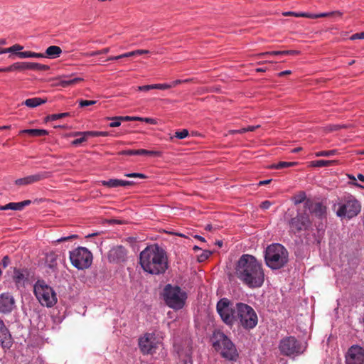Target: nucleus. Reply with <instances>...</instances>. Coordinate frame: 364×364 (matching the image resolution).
<instances>
[{"label":"nucleus","instance_id":"2","mask_svg":"<svg viewBox=\"0 0 364 364\" xmlns=\"http://www.w3.org/2000/svg\"><path fill=\"white\" fill-rule=\"evenodd\" d=\"M140 265L148 273H164L168 267L166 252L157 245L149 246L140 254Z\"/></svg>","mask_w":364,"mask_h":364},{"label":"nucleus","instance_id":"23","mask_svg":"<svg viewBox=\"0 0 364 364\" xmlns=\"http://www.w3.org/2000/svg\"><path fill=\"white\" fill-rule=\"evenodd\" d=\"M26 62H17L5 68H0V72H11L25 70Z\"/></svg>","mask_w":364,"mask_h":364},{"label":"nucleus","instance_id":"35","mask_svg":"<svg viewBox=\"0 0 364 364\" xmlns=\"http://www.w3.org/2000/svg\"><path fill=\"white\" fill-rule=\"evenodd\" d=\"M210 255H211V252L208 251V250H204L202 252L201 254L197 255L198 260L200 262H204L210 256Z\"/></svg>","mask_w":364,"mask_h":364},{"label":"nucleus","instance_id":"57","mask_svg":"<svg viewBox=\"0 0 364 364\" xmlns=\"http://www.w3.org/2000/svg\"><path fill=\"white\" fill-rule=\"evenodd\" d=\"M117 122H112L109 124L110 127H119L121 124V121L116 120Z\"/></svg>","mask_w":364,"mask_h":364},{"label":"nucleus","instance_id":"43","mask_svg":"<svg viewBox=\"0 0 364 364\" xmlns=\"http://www.w3.org/2000/svg\"><path fill=\"white\" fill-rule=\"evenodd\" d=\"M140 119H138V121H140V122H145L146 123H149V124H156V120L155 119H153V118H149V117H145V118H143V117H139Z\"/></svg>","mask_w":364,"mask_h":364},{"label":"nucleus","instance_id":"6","mask_svg":"<svg viewBox=\"0 0 364 364\" xmlns=\"http://www.w3.org/2000/svg\"><path fill=\"white\" fill-rule=\"evenodd\" d=\"M217 311L228 325L232 326L237 321V304H235L228 299H222L218 302Z\"/></svg>","mask_w":364,"mask_h":364},{"label":"nucleus","instance_id":"29","mask_svg":"<svg viewBox=\"0 0 364 364\" xmlns=\"http://www.w3.org/2000/svg\"><path fill=\"white\" fill-rule=\"evenodd\" d=\"M297 164H298L297 162H284V161H282V162H279L277 164H272V165L269 166V168H277V169H279V168H283L294 166H296Z\"/></svg>","mask_w":364,"mask_h":364},{"label":"nucleus","instance_id":"7","mask_svg":"<svg viewBox=\"0 0 364 364\" xmlns=\"http://www.w3.org/2000/svg\"><path fill=\"white\" fill-rule=\"evenodd\" d=\"M164 299L166 304L174 309L183 308L186 299V293L179 287L168 285L164 289Z\"/></svg>","mask_w":364,"mask_h":364},{"label":"nucleus","instance_id":"4","mask_svg":"<svg viewBox=\"0 0 364 364\" xmlns=\"http://www.w3.org/2000/svg\"><path fill=\"white\" fill-rule=\"evenodd\" d=\"M264 259L266 264L273 269L284 267L288 261V252L282 245L272 244L265 250Z\"/></svg>","mask_w":364,"mask_h":364},{"label":"nucleus","instance_id":"51","mask_svg":"<svg viewBox=\"0 0 364 364\" xmlns=\"http://www.w3.org/2000/svg\"><path fill=\"white\" fill-rule=\"evenodd\" d=\"M342 15H343V14L338 11L330 12V17H335V18L341 17Z\"/></svg>","mask_w":364,"mask_h":364},{"label":"nucleus","instance_id":"25","mask_svg":"<svg viewBox=\"0 0 364 364\" xmlns=\"http://www.w3.org/2000/svg\"><path fill=\"white\" fill-rule=\"evenodd\" d=\"M124 255V250L122 247H117L112 249L109 252V258L111 260H117L123 257Z\"/></svg>","mask_w":364,"mask_h":364},{"label":"nucleus","instance_id":"11","mask_svg":"<svg viewBox=\"0 0 364 364\" xmlns=\"http://www.w3.org/2000/svg\"><path fill=\"white\" fill-rule=\"evenodd\" d=\"M70 259L75 267L83 269L92 264V255L87 248L78 247L70 252Z\"/></svg>","mask_w":364,"mask_h":364},{"label":"nucleus","instance_id":"10","mask_svg":"<svg viewBox=\"0 0 364 364\" xmlns=\"http://www.w3.org/2000/svg\"><path fill=\"white\" fill-rule=\"evenodd\" d=\"M34 293L42 305L52 306L57 301L56 295L53 289L43 281L36 282L34 286Z\"/></svg>","mask_w":364,"mask_h":364},{"label":"nucleus","instance_id":"30","mask_svg":"<svg viewBox=\"0 0 364 364\" xmlns=\"http://www.w3.org/2000/svg\"><path fill=\"white\" fill-rule=\"evenodd\" d=\"M135 155H151V156H161V152L156 151H148L146 149L135 150Z\"/></svg>","mask_w":364,"mask_h":364},{"label":"nucleus","instance_id":"12","mask_svg":"<svg viewBox=\"0 0 364 364\" xmlns=\"http://www.w3.org/2000/svg\"><path fill=\"white\" fill-rule=\"evenodd\" d=\"M306 345L301 344L294 337L282 339L279 346L281 353L287 356L301 354L306 350Z\"/></svg>","mask_w":364,"mask_h":364},{"label":"nucleus","instance_id":"40","mask_svg":"<svg viewBox=\"0 0 364 364\" xmlns=\"http://www.w3.org/2000/svg\"><path fill=\"white\" fill-rule=\"evenodd\" d=\"M294 199L296 203H301L305 200L306 195L304 193L301 192L295 196Z\"/></svg>","mask_w":364,"mask_h":364},{"label":"nucleus","instance_id":"31","mask_svg":"<svg viewBox=\"0 0 364 364\" xmlns=\"http://www.w3.org/2000/svg\"><path fill=\"white\" fill-rule=\"evenodd\" d=\"M313 212L317 216H322L326 212V208L322 205L316 203L314 205Z\"/></svg>","mask_w":364,"mask_h":364},{"label":"nucleus","instance_id":"37","mask_svg":"<svg viewBox=\"0 0 364 364\" xmlns=\"http://www.w3.org/2000/svg\"><path fill=\"white\" fill-rule=\"evenodd\" d=\"M336 154V150H331V151H322L316 153V156H331Z\"/></svg>","mask_w":364,"mask_h":364},{"label":"nucleus","instance_id":"15","mask_svg":"<svg viewBox=\"0 0 364 364\" xmlns=\"http://www.w3.org/2000/svg\"><path fill=\"white\" fill-rule=\"evenodd\" d=\"M309 223V218L307 213L302 215L299 213L296 217L291 219L289 226L292 232H296L307 228Z\"/></svg>","mask_w":364,"mask_h":364},{"label":"nucleus","instance_id":"38","mask_svg":"<svg viewBox=\"0 0 364 364\" xmlns=\"http://www.w3.org/2000/svg\"><path fill=\"white\" fill-rule=\"evenodd\" d=\"M153 89L166 90L172 87L169 84H154L152 86Z\"/></svg>","mask_w":364,"mask_h":364},{"label":"nucleus","instance_id":"18","mask_svg":"<svg viewBox=\"0 0 364 364\" xmlns=\"http://www.w3.org/2000/svg\"><path fill=\"white\" fill-rule=\"evenodd\" d=\"M14 279L18 287L25 285L27 279V272L26 270L15 269L14 274Z\"/></svg>","mask_w":364,"mask_h":364},{"label":"nucleus","instance_id":"20","mask_svg":"<svg viewBox=\"0 0 364 364\" xmlns=\"http://www.w3.org/2000/svg\"><path fill=\"white\" fill-rule=\"evenodd\" d=\"M101 183L107 187L126 186L132 184L131 181H126L119 179H110L109 181H102Z\"/></svg>","mask_w":364,"mask_h":364},{"label":"nucleus","instance_id":"48","mask_svg":"<svg viewBox=\"0 0 364 364\" xmlns=\"http://www.w3.org/2000/svg\"><path fill=\"white\" fill-rule=\"evenodd\" d=\"M9 264V259L8 257H4L3 258V259L1 260L0 264L3 267H6Z\"/></svg>","mask_w":364,"mask_h":364},{"label":"nucleus","instance_id":"9","mask_svg":"<svg viewBox=\"0 0 364 364\" xmlns=\"http://www.w3.org/2000/svg\"><path fill=\"white\" fill-rule=\"evenodd\" d=\"M237 321L242 327L249 329L254 328L258 321L257 316L255 310L250 306L237 304Z\"/></svg>","mask_w":364,"mask_h":364},{"label":"nucleus","instance_id":"14","mask_svg":"<svg viewBox=\"0 0 364 364\" xmlns=\"http://www.w3.org/2000/svg\"><path fill=\"white\" fill-rule=\"evenodd\" d=\"M346 364H364V349L358 346L350 348L346 355Z\"/></svg>","mask_w":364,"mask_h":364},{"label":"nucleus","instance_id":"19","mask_svg":"<svg viewBox=\"0 0 364 364\" xmlns=\"http://www.w3.org/2000/svg\"><path fill=\"white\" fill-rule=\"evenodd\" d=\"M41 178V176L39 175H33L29 176L25 178H19L16 180L15 183L17 186H26L35 182H37L40 181Z\"/></svg>","mask_w":364,"mask_h":364},{"label":"nucleus","instance_id":"59","mask_svg":"<svg viewBox=\"0 0 364 364\" xmlns=\"http://www.w3.org/2000/svg\"><path fill=\"white\" fill-rule=\"evenodd\" d=\"M60 85L63 87H68V86H70V81L69 80H63L60 82Z\"/></svg>","mask_w":364,"mask_h":364},{"label":"nucleus","instance_id":"33","mask_svg":"<svg viewBox=\"0 0 364 364\" xmlns=\"http://www.w3.org/2000/svg\"><path fill=\"white\" fill-rule=\"evenodd\" d=\"M113 120H119V121H138L139 119V117H129V116H125V117H114L113 118H110Z\"/></svg>","mask_w":364,"mask_h":364},{"label":"nucleus","instance_id":"3","mask_svg":"<svg viewBox=\"0 0 364 364\" xmlns=\"http://www.w3.org/2000/svg\"><path fill=\"white\" fill-rule=\"evenodd\" d=\"M333 210L337 216L349 220L360 212L361 204L354 196L349 195L340 198L334 205Z\"/></svg>","mask_w":364,"mask_h":364},{"label":"nucleus","instance_id":"61","mask_svg":"<svg viewBox=\"0 0 364 364\" xmlns=\"http://www.w3.org/2000/svg\"><path fill=\"white\" fill-rule=\"evenodd\" d=\"M109 48H104L102 50L96 51V53H100V54L107 53H109Z\"/></svg>","mask_w":364,"mask_h":364},{"label":"nucleus","instance_id":"42","mask_svg":"<svg viewBox=\"0 0 364 364\" xmlns=\"http://www.w3.org/2000/svg\"><path fill=\"white\" fill-rule=\"evenodd\" d=\"M96 102H97L95 100H81V101H80V106L85 107V106L93 105Z\"/></svg>","mask_w":364,"mask_h":364},{"label":"nucleus","instance_id":"36","mask_svg":"<svg viewBox=\"0 0 364 364\" xmlns=\"http://www.w3.org/2000/svg\"><path fill=\"white\" fill-rule=\"evenodd\" d=\"M31 203V201L30 200H26L22 202L19 203H15V210H22L25 206L29 205Z\"/></svg>","mask_w":364,"mask_h":364},{"label":"nucleus","instance_id":"44","mask_svg":"<svg viewBox=\"0 0 364 364\" xmlns=\"http://www.w3.org/2000/svg\"><path fill=\"white\" fill-rule=\"evenodd\" d=\"M15 203H10L6 205H0V210H15Z\"/></svg>","mask_w":364,"mask_h":364},{"label":"nucleus","instance_id":"45","mask_svg":"<svg viewBox=\"0 0 364 364\" xmlns=\"http://www.w3.org/2000/svg\"><path fill=\"white\" fill-rule=\"evenodd\" d=\"M87 140L86 137L85 136H82L81 138L80 139H77L75 140H74L73 142H72V144L73 145H78L82 142H85V141Z\"/></svg>","mask_w":364,"mask_h":364},{"label":"nucleus","instance_id":"63","mask_svg":"<svg viewBox=\"0 0 364 364\" xmlns=\"http://www.w3.org/2000/svg\"><path fill=\"white\" fill-rule=\"evenodd\" d=\"M291 73V70H286V71H283V72L279 73L278 74V75L282 77V76H284V75H290Z\"/></svg>","mask_w":364,"mask_h":364},{"label":"nucleus","instance_id":"21","mask_svg":"<svg viewBox=\"0 0 364 364\" xmlns=\"http://www.w3.org/2000/svg\"><path fill=\"white\" fill-rule=\"evenodd\" d=\"M46 101H47L46 99H42L40 97H34V98H29V99L26 100L23 102V104L30 108H34V107H36L38 106H40V105L46 103Z\"/></svg>","mask_w":364,"mask_h":364},{"label":"nucleus","instance_id":"64","mask_svg":"<svg viewBox=\"0 0 364 364\" xmlns=\"http://www.w3.org/2000/svg\"><path fill=\"white\" fill-rule=\"evenodd\" d=\"M271 182V180L262 181L259 183V186L267 185Z\"/></svg>","mask_w":364,"mask_h":364},{"label":"nucleus","instance_id":"54","mask_svg":"<svg viewBox=\"0 0 364 364\" xmlns=\"http://www.w3.org/2000/svg\"><path fill=\"white\" fill-rule=\"evenodd\" d=\"M283 52H285L284 55H297L299 53L297 50H283Z\"/></svg>","mask_w":364,"mask_h":364},{"label":"nucleus","instance_id":"8","mask_svg":"<svg viewBox=\"0 0 364 364\" xmlns=\"http://www.w3.org/2000/svg\"><path fill=\"white\" fill-rule=\"evenodd\" d=\"M139 346L144 354L153 355L162 346V338L156 333H147L139 340Z\"/></svg>","mask_w":364,"mask_h":364},{"label":"nucleus","instance_id":"46","mask_svg":"<svg viewBox=\"0 0 364 364\" xmlns=\"http://www.w3.org/2000/svg\"><path fill=\"white\" fill-rule=\"evenodd\" d=\"M70 85H74L77 83H79V82H81L82 81H84V79L82 78V77H75V78H73L72 80H70Z\"/></svg>","mask_w":364,"mask_h":364},{"label":"nucleus","instance_id":"28","mask_svg":"<svg viewBox=\"0 0 364 364\" xmlns=\"http://www.w3.org/2000/svg\"><path fill=\"white\" fill-rule=\"evenodd\" d=\"M46 262L50 268H55L58 264V255L55 253L48 254Z\"/></svg>","mask_w":364,"mask_h":364},{"label":"nucleus","instance_id":"60","mask_svg":"<svg viewBox=\"0 0 364 364\" xmlns=\"http://www.w3.org/2000/svg\"><path fill=\"white\" fill-rule=\"evenodd\" d=\"M294 14V16L295 17H305L306 18L307 16V13H296V14Z\"/></svg>","mask_w":364,"mask_h":364},{"label":"nucleus","instance_id":"47","mask_svg":"<svg viewBox=\"0 0 364 364\" xmlns=\"http://www.w3.org/2000/svg\"><path fill=\"white\" fill-rule=\"evenodd\" d=\"M152 86H153V85L139 86V87H138L137 90L139 91H148L149 90L153 89Z\"/></svg>","mask_w":364,"mask_h":364},{"label":"nucleus","instance_id":"32","mask_svg":"<svg viewBox=\"0 0 364 364\" xmlns=\"http://www.w3.org/2000/svg\"><path fill=\"white\" fill-rule=\"evenodd\" d=\"M69 115H70V114L68 112L48 115L46 117V122L57 120L58 119H60V118H63L65 117H68Z\"/></svg>","mask_w":364,"mask_h":364},{"label":"nucleus","instance_id":"13","mask_svg":"<svg viewBox=\"0 0 364 364\" xmlns=\"http://www.w3.org/2000/svg\"><path fill=\"white\" fill-rule=\"evenodd\" d=\"M62 53V49L59 46H50L46 48L44 53H35L32 51H23V53H18V57L20 58H48L54 59L60 57Z\"/></svg>","mask_w":364,"mask_h":364},{"label":"nucleus","instance_id":"17","mask_svg":"<svg viewBox=\"0 0 364 364\" xmlns=\"http://www.w3.org/2000/svg\"><path fill=\"white\" fill-rule=\"evenodd\" d=\"M0 340L4 348H9L11 345V336L0 319Z\"/></svg>","mask_w":364,"mask_h":364},{"label":"nucleus","instance_id":"16","mask_svg":"<svg viewBox=\"0 0 364 364\" xmlns=\"http://www.w3.org/2000/svg\"><path fill=\"white\" fill-rule=\"evenodd\" d=\"M14 306V300L11 296L8 294L0 295V311L7 313L12 311Z\"/></svg>","mask_w":364,"mask_h":364},{"label":"nucleus","instance_id":"52","mask_svg":"<svg viewBox=\"0 0 364 364\" xmlns=\"http://www.w3.org/2000/svg\"><path fill=\"white\" fill-rule=\"evenodd\" d=\"M270 205H271V203H270L269 201L266 200V201L263 202V203L261 204V205H260V206H261V208H262V209H264V210H265V209H268V208L270 207Z\"/></svg>","mask_w":364,"mask_h":364},{"label":"nucleus","instance_id":"1","mask_svg":"<svg viewBox=\"0 0 364 364\" xmlns=\"http://www.w3.org/2000/svg\"><path fill=\"white\" fill-rule=\"evenodd\" d=\"M237 277L250 288L260 287L264 281L262 264L252 255H243L236 267Z\"/></svg>","mask_w":364,"mask_h":364},{"label":"nucleus","instance_id":"27","mask_svg":"<svg viewBox=\"0 0 364 364\" xmlns=\"http://www.w3.org/2000/svg\"><path fill=\"white\" fill-rule=\"evenodd\" d=\"M20 134H28L32 136H41L43 135H47L48 132L45 129H24L19 132Z\"/></svg>","mask_w":364,"mask_h":364},{"label":"nucleus","instance_id":"41","mask_svg":"<svg viewBox=\"0 0 364 364\" xmlns=\"http://www.w3.org/2000/svg\"><path fill=\"white\" fill-rule=\"evenodd\" d=\"M125 176L129 177V178H143V179L147 178L146 176H145L142 173H137L126 174Z\"/></svg>","mask_w":364,"mask_h":364},{"label":"nucleus","instance_id":"39","mask_svg":"<svg viewBox=\"0 0 364 364\" xmlns=\"http://www.w3.org/2000/svg\"><path fill=\"white\" fill-rule=\"evenodd\" d=\"M188 135L187 129H183L182 131L176 132L175 134L176 137L178 139H184Z\"/></svg>","mask_w":364,"mask_h":364},{"label":"nucleus","instance_id":"24","mask_svg":"<svg viewBox=\"0 0 364 364\" xmlns=\"http://www.w3.org/2000/svg\"><path fill=\"white\" fill-rule=\"evenodd\" d=\"M149 53V50H136L131 52H128L115 57H110L109 58V60H117L121 59L123 58H127V57H132L136 55H142V54H146Z\"/></svg>","mask_w":364,"mask_h":364},{"label":"nucleus","instance_id":"22","mask_svg":"<svg viewBox=\"0 0 364 364\" xmlns=\"http://www.w3.org/2000/svg\"><path fill=\"white\" fill-rule=\"evenodd\" d=\"M50 69L47 65H43L33 62H26V70L46 71Z\"/></svg>","mask_w":364,"mask_h":364},{"label":"nucleus","instance_id":"34","mask_svg":"<svg viewBox=\"0 0 364 364\" xmlns=\"http://www.w3.org/2000/svg\"><path fill=\"white\" fill-rule=\"evenodd\" d=\"M284 53H285V52H283V50H282V51H271V52L262 53L257 54L256 56L257 58H261L262 56H266V55H284Z\"/></svg>","mask_w":364,"mask_h":364},{"label":"nucleus","instance_id":"62","mask_svg":"<svg viewBox=\"0 0 364 364\" xmlns=\"http://www.w3.org/2000/svg\"><path fill=\"white\" fill-rule=\"evenodd\" d=\"M318 18L330 17V13H321L317 14Z\"/></svg>","mask_w":364,"mask_h":364},{"label":"nucleus","instance_id":"49","mask_svg":"<svg viewBox=\"0 0 364 364\" xmlns=\"http://www.w3.org/2000/svg\"><path fill=\"white\" fill-rule=\"evenodd\" d=\"M13 46L14 49V53H16L18 56V53H21V50L23 49V46L19 44H15Z\"/></svg>","mask_w":364,"mask_h":364},{"label":"nucleus","instance_id":"5","mask_svg":"<svg viewBox=\"0 0 364 364\" xmlns=\"http://www.w3.org/2000/svg\"><path fill=\"white\" fill-rule=\"evenodd\" d=\"M212 343L214 349L223 357L228 360H235L237 356V350L233 343L220 331L214 332Z\"/></svg>","mask_w":364,"mask_h":364},{"label":"nucleus","instance_id":"26","mask_svg":"<svg viewBox=\"0 0 364 364\" xmlns=\"http://www.w3.org/2000/svg\"><path fill=\"white\" fill-rule=\"evenodd\" d=\"M338 164V161L336 160H329V161L319 160V161H311L309 163V166L310 167H322V166L336 165Z\"/></svg>","mask_w":364,"mask_h":364},{"label":"nucleus","instance_id":"53","mask_svg":"<svg viewBox=\"0 0 364 364\" xmlns=\"http://www.w3.org/2000/svg\"><path fill=\"white\" fill-rule=\"evenodd\" d=\"M119 154L135 155V150L122 151L119 153Z\"/></svg>","mask_w":364,"mask_h":364},{"label":"nucleus","instance_id":"50","mask_svg":"<svg viewBox=\"0 0 364 364\" xmlns=\"http://www.w3.org/2000/svg\"><path fill=\"white\" fill-rule=\"evenodd\" d=\"M189 81H190V80H174L173 82H172L171 85H172V87H173L177 86L178 85H179L182 82H188Z\"/></svg>","mask_w":364,"mask_h":364},{"label":"nucleus","instance_id":"56","mask_svg":"<svg viewBox=\"0 0 364 364\" xmlns=\"http://www.w3.org/2000/svg\"><path fill=\"white\" fill-rule=\"evenodd\" d=\"M362 39L361 33H355L351 36L350 40Z\"/></svg>","mask_w":364,"mask_h":364},{"label":"nucleus","instance_id":"55","mask_svg":"<svg viewBox=\"0 0 364 364\" xmlns=\"http://www.w3.org/2000/svg\"><path fill=\"white\" fill-rule=\"evenodd\" d=\"M82 136H85L86 139L89 136H94V132L92 131H88V132H83Z\"/></svg>","mask_w":364,"mask_h":364},{"label":"nucleus","instance_id":"58","mask_svg":"<svg viewBox=\"0 0 364 364\" xmlns=\"http://www.w3.org/2000/svg\"><path fill=\"white\" fill-rule=\"evenodd\" d=\"M244 132H246V129H240V130H230L229 132L230 134H236V133L242 134V133H244Z\"/></svg>","mask_w":364,"mask_h":364}]
</instances>
